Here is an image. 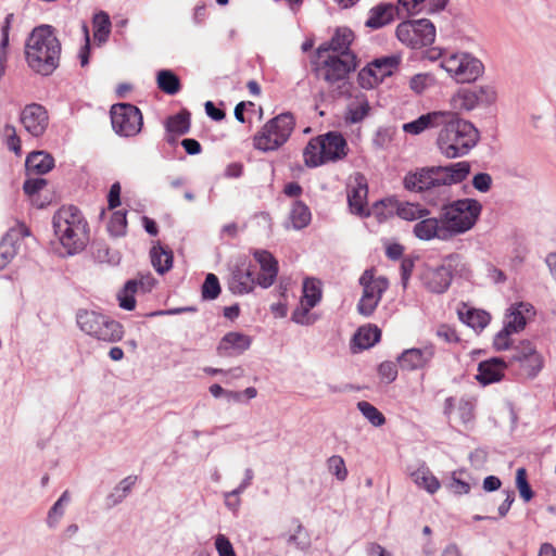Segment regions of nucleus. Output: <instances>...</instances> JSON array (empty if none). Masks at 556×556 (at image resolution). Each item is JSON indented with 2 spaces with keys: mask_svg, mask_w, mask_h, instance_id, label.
Instances as JSON below:
<instances>
[{
  "mask_svg": "<svg viewBox=\"0 0 556 556\" xmlns=\"http://www.w3.org/2000/svg\"><path fill=\"white\" fill-rule=\"evenodd\" d=\"M470 170L471 165L467 161L417 167L405 174L403 186L409 192L422 194L428 203L438 205L450 200V187L463 182Z\"/></svg>",
  "mask_w": 556,
  "mask_h": 556,
  "instance_id": "nucleus-1",
  "label": "nucleus"
},
{
  "mask_svg": "<svg viewBox=\"0 0 556 556\" xmlns=\"http://www.w3.org/2000/svg\"><path fill=\"white\" fill-rule=\"evenodd\" d=\"M61 52L56 29L48 24L36 26L25 41L27 65L41 76H50L60 66Z\"/></svg>",
  "mask_w": 556,
  "mask_h": 556,
  "instance_id": "nucleus-2",
  "label": "nucleus"
},
{
  "mask_svg": "<svg viewBox=\"0 0 556 556\" xmlns=\"http://www.w3.org/2000/svg\"><path fill=\"white\" fill-rule=\"evenodd\" d=\"M440 127L437 146L442 155L457 159L467 155L478 143L480 135L472 123L450 111Z\"/></svg>",
  "mask_w": 556,
  "mask_h": 556,
  "instance_id": "nucleus-3",
  "label": "nucleus"
},
{
  "mask_svg": "<svg viewBox=\"0 0 556 556\" xmlns=\"http://www.w3.org/2000/svg\"><path fill=\"white\" fill-rule=\"evenodd\" d=\"M53 230L68 255L81 252L88 241V223L74 205L60 207L52 219Z\"/></svg>",
  "mask_w": 556,
  "mask_h": 556,
  "instance_id": "nucleus-4",
  "label": "nucleus"
},
{
  "mask_svg": "<svg viewBox=\"0 0 556 556\" xmlns=\"http://www.w3.org/2000/svg\"><path fill=\"white\" fill-rule=\"evenodd\" d=\"M442 202L441 217L448 239L464 235L475 227L482 213V204L472 198Z\"/></svg>",
  "mask_w": 556,
  "mask_h": 556,
  "instance_id": "nucleus-5",
  "label": "nucleus"
},
{
  "mask_svg": "<svg viewBox=\"0 0 556 556\" xmlns=\"http://www.w3.org/2000/svg\"><path fill=\"white\" fill-rule=\"evenodd\" d=\"M470 275V268L464 257L458 253H451L443 257L439 266L425 270L422 282L430 292L442 294L450 288L454 276L469 279Z\"/></svg>",
  "mask_w": 556,
  "mask_h": 556,
  "instance_id": "nucleus-6",
  "label": "nucleus"
},
{
  "mask_svg": "<svg viewBox=\"0 0 556 556\" xmlns=\"http://www.w3.org/2000/svg\"><path fill=\"white\" fill-rule=\"evenodd\" d=\"M76 321L83 332L105 342H117L124 334L118 321L96 311L79 309Z\"/></svg>",
  "mask_w": 556,
  "mask_h": 556,
  "instance_id": "nucleus-7",
  "label": "nucleus"
},
{
  "mask_svg": "<svg viewBox=\"0 0 556 556\" xmlns=\"http://www.w3.org/2000/svg\"><path fill=\"white\" fill-rule=\"evenodd\" d=\"M294 128V118L282 113L268 121L254 136L253 146L263 152L275 151L287 142Z\"/></svg>",
  "mask_w": 556,
  "mask_h": 556,
  "instance_id": "nucleus-8",
  "label": "nucleus"
},
{
  "mask_svg": "<svg viewBox=\"0 0 556 556\" xmlns=\"http://www.w3.org/2000/svg\"><path fill=\"white\" fill-rule=\"evenodd\" d=\"M320 59L318 72L330 86L339 84L340 87H345L350 74L354 73L361 64L357 53L324 55Z\"/></svg>",
  "mask_w": 556,
  "mask_h": 556,
  "instance_id": "nucleus-9",
  "label": "nucleus"
},
{
  "mask_svg": "<svg viewBox=\"0 0 556 556\" xmlns=\"http://www.w3.org/2000/svg\"><path fill=\"white\" fill-rule=\"evenodd\" d=\"M396 38L412 49L431 46L435 39V27L428 18L407 20L395 29Z\"/></svg>",
  "mask_w": 556,
  "mask_h": 556,
  "instance_id": "nucleus-10",
  "label": "nucleus"
},
{
  "mask_svg": "<svg viewBox=\"0 0 556 556\" xmlns=\"http://www.w3.org/2000/svg\"><path fill=\"white\" fill-rule=\"evenodd\" d=\"M363 287V294L357 303V312L364 317H370L389 287L383 276L375 277L374 269H366L358 279Z\"/></svg>",
  "mask_w": 556,
  "mask_h": 556,
  "instance_id": "nucleus-11",
  "label": "nucleus"
},
{
  "mask_svg": "<svg viewBox=\"0 0 556 556\" xmlns=\"http://www.w3.org/2000/svg\"><path fill=\"white\" fill-rule=\"evenodd\" d=\"M111 123L121 137H132L140 132L143 121L140 110L130 103H117L111 108Z\"/></svg>",
  "mask_w": 556,
  "mask_h": 556,
  "instance_id": "nucleus-12",
  "label": "nucleus"
},
{
  "mask_svg": "<svg viewBox=\"0 0 556 556\" xmlns=\"http://www.w3.org/2000/svg\"><path fill=\"white\" fill-rule=\"evenodd\" d=\"M319 146L318 156L315 155V167L328 162H337L348 154V143L339 131H328L325 135L315 137Z\"/></svg>",
  "mask_w": 556,
  "mask_h": 556,
  "instance_id": "nucleus-13",
  "label": "nucleus"
},
{
  "mask_svg": "<svg viewBox=\"0 0 556 556\" xmlns=\"http://www.w3.org/2000/svg\"><path fill=\"white\" fill-rule=\"evenodd\" d=\"M435 355V346L431 343L420 348H410L404 350L396 357L399 367L404 371L422 370L430 367Z\"/></svg>",
  "mask_w": 556,
  "mask_h": 556,
  "instance_id": "nucleus-14",
  "label": "nucleus"
},
{
  "mask_svg": "<svg viewBox=\"0 0 556 556\" xmlns=\"http://www.w3.org/2000/svg\"><path fill=\"white\" fill-rule=\"evenodd\" d=\"M355 40L354 31L346 26L336 27L331 37L315 49V58L324 55L355 53L351 46Z\"/></svg>",
  "mask_w": 556,
  "mask_h": 556,
  "instance_id": "nucleus-15",
  "label": "nucleus"
},
{
  "mask_svg": "<svg viewBox=\"0 0 556 556\" xmlns=\"http://www.w3.org/2000/svg\"><path fill=\"white\" fill-rule=\"evenodd\" d=\"M20 122L24 129L33 137H41L49 125L47 109L40 103L26 104L20 113Z\"/></svg>",
  "mask_w": 556,
  "mask_h": 556,
  "instance_id": "nucleus-16",
  "label": "nucleus"
},
{
  "mask_svg": "<svg viewBox=\"0 0 556 556\" xmlns=\"http://www.w3.org/2000/svg\"><path fill=\"white\" fill-rule=\"evenodd\" d=\"M513 359L519 362L531 378H534L543 368L542 356L529 340L520 341L519 344L514 348Z\"/></svg>",
  "mask_w": 556,
  "mask_h": 556,
  "instance_id": "nucleus-17",
  "label": "nucleus"
},
{
  "mask_svg": "<svg viewBox=\"0 0 556 556\" xmlns=\"http://www.w3.org/2000/svg\"><path fill=\"white\" fill-rule=\"evenodd\" d=\"M535 315L534 306L529 302H516L509 305L504 315L503 326L514 333L521 332L528 319Z\"/></svg>",
  "mask_w": 556,
  "mask_h": 556,
  "instance_id": "nucleus-18",
  "label": "nucleus"
},
{
  "mask_svg": "<svg viewBox=\"0 0 556 556\" xmlns=\"http://www.w3.org/2000/svg\"><path fill=\"white\" fill-rule=\"evenodd\" d=\"M354 182L355 185L348 192L350 211L359 217H368L370 212L367 208V179L363 174L357 173L355 174Z\"/></svg>",
  "mask_w": 556,
  "mask_h": 556,
  "instance_id": "nucleus-19",
  "label": "nucleus"
},
{
  "mask_svg": "<svg viewBox=\"0 0 556 556\" xmlns=\"http://www.w3.org/2000/svg\"><path fill=\"white\" fill-rule=\"evenodd\" d=\"M444 232L441 214L438 217H430L429 215L422 217L413 226L414 236L422 241H431L433 239L450 241Z\"/></svg>",
  "mask_w": 556,
  "mask_h": 556,
  "instance_id": "nucleus-20",
  "label": "nucleus"
},
{
  "mask_svg": "<svg viewBox=\"0 0 556 556\" xmlns=\"http://www.w3.org/2000/svg\"><path fill=\"white\" fill-rule=\"evenodd\" d=\"M252 339L241 332H227L218 343L217 353L223 357H233L243 354L250 349Z\"/></svg>",
  "mask_w": 556,
  "mask_h": 556,
  "instance_id": "nucleus-21",
  "label": "nucleus"
},
{
  "mask_svg": "<svg viewBox=\"0 0 556 556\" xmlns=\"http://www.w3.org/2000/svg\"><path fill=\"white\" fill-rule=\"evenodd\" d=\"M253 256L261 266V273L257 274V285L267 289L274 285L277 278L278 262L274 255L266 250H255Z\"/></svg>",
  "mask_w": 556,
  "mask_h": 556,
  "instance_id": "nucleus-22",
  "label": "nucleus"
},
{
  "mask_svg": "<svg viewBox=\"0 0 556 556\" xmlns=\"http://www.w3.org/2000/svg\"><path fill=\"white\" fill-rule=\"evenodd\" d=\"M507 365L501 357H492L478 364V374L476 379L482 386H488L501 381Z\"/></svg>",
  "mask_w": 556,
  "mask_h": 556,
  "instance_id": "nucleus-23",
  "label": "nucleus"
},
{
  "mask_svg": "<svg viewBox=\"0 0 556 556\" xmlns=\"http://www.w3.org/2000/svg\"><path fill=\"white\" fill-rule=\"evenodd\" d=\"M369 112L370 104L367 96L362 91H357L354 94H350L343 118L345 124H358L368 116Z\"/></svg>",
  "mask_w": 556,
  "mask_h": 556,
  "instance_id": "nucleus-24",
  "label": "nucleus"
},
{
  "mask_svg": "<svg viewBox=\"0 0 556 556\" xmlns=\"http://www.w3.org/2000/svg\"><path fill=\"white\" fill-rule=\"evenodd\" d=\"M257 285V276L255 270L251 267H236L229 280V290L233 294H247L254 290Z\"/></svg>",
  "mask_w": 556,
  "mask_h": 556,
  "instance_id": "nucleus-25",
  "label": "nucleus"
},
{
  "mask_svg": "<svg viewBox=\"0 0 556 556\" xmlns=\"http://www.w3.org/2000/svg\"><path fill=\"white\" fill-rule=\"evenodd\" d=\"M448 116H451L450 111H432L420 115L418 118L409 123H405L403 125V130L406 134L419 135L426 129L440 127L442 123H444V118Z\"/></svg>",
  "mask_w": 556,
  "mask_h": 556,
  "instance_id": "nucleus-26",
  "label": "nucleus"
},
{
  "mask_svg": "<svg viewBox=\"0 0 556 556\" xmlns=\"http://www.w3.org/2000/svg\"><path fill=\"white\" fill-rule=\"evenodd\" d=\"M397 11L393 3L381 2L369 10L365 26L371 29L382 28L395 20Z\"/></svg>",
  "mask_w": 556,
  "mask_h": 556,
  "instance_id": "nucleus-27",
  "label": "nucleus"
},
{
  "mask_svg": "<svg viewBox=\"0 0 556 556\" xmlns=\"http://www.w3.org/2000/svg\"><path fill=\"white\" fill-rule=\"evenodd\" d=\"M313 308V277H306L303 281V296L292 313L291 319L300 325H308L309 312Z\"/></svg>",
  "mask_w": 556,
  "mask_h": 556,
  "instance_id": "nucleus-28",
  "label": "nucleus"
},
{
  "mask_svg": "<svg viewBox=\"0 0 556 556\" xmlns=\"http://www.w3.org/2000/svg\"><path fill=\"white\" fill-rule=\"evenodd\" d=\"M459 60L463 64H460V68H458L456 73L455 80L457 83L473 81L483 73L484 67L482 62L473 55L460 52Z\"/></svg>",
  "mask_w": 556,
  "mask_h": 556,
  "instance_id": "nucleus-29",
  "label": "nucleus"
},
{
  "mask_svg": "<svg viewBox=\"0 0 556 556\" xmlns=\"http://www.w3.org/2000/svg\"><path fill=\"white\" fill-rule=\"evenodd\" d=\"M25 165L28 173L45 175L54 167V159L45 151H34L26 157Z\"/></svg>",
  "mask_w": 556,
  "mask_h": 556,
  "instance_id": "nucleus-30",
  "label": "nucleus"
},
{
  "mask_svg": "<svg viewBox=\"0 0 556 556\" xmlns=\"http://www.w3.org/2000/svg\"><path fill=\"white\" fill-rule=\"evenodd\" d=\"M381 330L375 325L359 327L352 339V348L367 350L380 341Z\"/></svg>",
  "mask_w": 556,
  "mask_h": 556,
  "instance_id": "nucleus-31",
  "label": "nucleus"
},
{
  "mask_svg": "<svg viewBox=\"0 0 556 556\" xmlns=\"http://www.w3.org/2000/svg\"><path fill=\"white\" fill-rule=\"evenodd\" d=\"M459 319L476 332L482 331L491 321V315L477 308L467 307L465 311H458Z\"/></svg>",
  "mask_w": 556,
  "mask_h": 556,
  "instance_id": "nucleus-32",
  "label": "nucleus"
},
{
  "mask_svg": "<svg viewBox=\"0 0 556 556\" xmlns=\"http://www.w3.org/2000/svg\"><path fill=\"white\" fill-rule=\"evenodd\" d=\"M410 477L418 488L430 494H434L440 489V481L425 464L413 471Z\"/></svg>",
  "mask_w": 556,
  "mask_h": 556,
  "instance_id": "nucleus-33",
  "label": "nucleus"
},
{
  "mask_svg": "<svg viewBox=\"0 0 556 556\" xmlns=\"http://www.w3.org/2000/svg\"><path fill=\"white\" fill-rule=\"evenodd\" d=\"M137 476H128L121 480L113 491L106 495L105 503L108 508H112L121 504L131 492V489L137 482Z\"/></svg>",
  "mask_w": 556,
  "mask_h": 556,
  "instance_id": "nucleus-34",
  "label": "nucleus"
},
{
  "mask_svg": "<svg viewBox=\"0 0 556 556\" xmlns=\"http://www.w3.org/2000/svg\"><path fill=\"white\" fill-rule=\"evenodd\" d=\"M151 263L154 269L163 275L173 267V253L165 250L160 243L153 245L150 251Z\"/></svg>",
  "mask_w": 556,
  "mask_h": 556,
  "instance_id": "nucleus-35",
  "label": "nucleus"
},
{
  "mask_svg": "<svg viewBox=\"0 0 556 556\" xmlns=\"http://www.w3.org/2000/svg\"><path fill=\"white\" fill-rule=\"evenodd\" d=\"M311 218L312 213L309 207L302 201H294L289 213V220L292 228L300 230L306 227L309 224Z\"/></svg>",
  "mask_w": 556,
  "mask_h": 556,
  "instance_id": "nucleus-36",
  "label": "nucleus"
},
{
  "mask_svg": "<svg viewBox=\"0 0 556 556\" xmlns=\"http://www.w3.org/2000/svg\"><path fill=\"white\" fill-rule=\"evenodd\" d=\"M156 84L163 92L174 96L181 89L179 77L170 70H161L156 74Z\"/></svg>",
  "mask_w": 556,
  "mask_h": 556,
  "instance_id": "nucleus-37",
  "label": "nucleus"
},
{
  "mask_svg": "<svg viewBox=\"0 0 556 556\" xmlns=\"http://www.w3.org/2000/svg\"><path fill=\"white\" fill-rule=\"evenodd\" d=\"M165 128L167 132L176 136H181L190 130V113L186 110L169 116L166 119Z\"/></svg>",
  "mask_w": 556,
  "mask_h": 556,
  "instance_id": "nucleus-38",
  "label": "nucleus"
},
{
  "mask_svg": "<svg viewBox=\"0 0 556 556\" xmlns=\"http://www.w3.org/2000/svg\"><path fill=\"white\" fill-rule=\"evenodd\" d=\"M372 66L376 70L378 77L383 80L384 77L391 76L397 70L401 59L397 55H386L375 59Z\"/></svg>",
  "mask_w": 556,
  "mask_h": 556,
  "instance_id": "nucleus-39",
  "label": "nucleus"
},
{
  "mask_svg": "<svg viewBox=\"0 0 556 556\" xmlns=\"http://www.w3.org/2000/svg\"><path fill=\"white\" fill-rule=\"evenodd\" d=\"M396 213L400 218L408 222H418L420 218L430 215V211L427 207H424L418 203L409 202L400 204Z\"/></svg>",
  "mask_w": 556,
  "mask_h": 556,
  "instance_id": "nucleus-40",
  "label": "nucleus"
},
{
  "mask_svg": "<svg viewBox=\"0 0 556 556\" xmlns=\"http://www.w3.org/2000/svg\"><path fill=\"white\" fill-rule=\"evenodd\" d=\"M93 38L99 43H103L108 40L111 31V21L105 12H100L93 17Z\"/></svg>",
  "mask_w": 556,
  "mask_h": 556,
  "instance_id": "nucleus-41",
  "label": "nucleus"
},
{
  "mask_svg": "<svg viewBox=\"0 0 556 556\" xmlns=\"http://www.w3.org/2000/svg\"><path fill=\"white\" fill-rule=\"evenodd\" d=\"M357 408L374 427H381L386 424V417L383 414L371 403L361 401L357 403Z\"/></svg>",
  "mask_w": 556,
  "mask_h": 556,
  "instance_id": "nucleus-42",
  "label": "nucleus"
},
{
  "mask_svg": "<svg viewBox=\"0 0 556 556\" xmlns=\"http://www.w3.org/2000/svg\"><path fill=\"white\" fill-rule=\"evenodd\" d=\"M126 211H115L109 223H108V231L113 237H123L126 235L127 230V217Z\"/></svg>",
  "mask_w": 556,
  "mask_h": 556,
  "instance_id": "nucleus-43",
  "label": "nucleus"
},
{
  "mask_svg": "<svg viewBox=\"0 0 556 556\" xmlns=\"http://www.w3.org/2000/svg\"><path fill=\"white\" fill-rule=\"evenodd\" d=\"M137 280H128L124 289L118 294L119 306L126 311H132L136 306L135 292L137 291Z\"/></svg>",
  "mask_w": 556,
  "mask_h": 556,
  "instance_id": "nucleus-44",
  "label": "nucleus"
},
{
  "mask_svg": "<svg viewBox=\"0 0 556 556\" xmlns=\"http://www.w3.org/2000/svg\"><path fill=\"white\" fill-rule=\"evenodd\" d=\"M375 72L376 70L372 66V62L358 72L357 81L362 88L371 89L382 81Z\"/></svg>",
  "mask_w": 556,
  "mask_h": 556,
  "instance_id": "nucleus-45",
  "label": "nucleus"
},
{
  "mask_svg": "<svg viewBox=\"0 0 556 556\" xmlns=\"http://www.w3.org/2000/svg\"><path fill=\"white\" fill-rule=\"evenodd\" d=\"M220 293L219 280L214 274H207L202 285V298L215 300Z\"/></svg>",
  "mask_w": 556,
  "mask_h": 556,
  "instance_id": "nucleus-46",
  "label": "nucleus"
},
{
  "mask_svg": "<svg viewBox=\"0 0 556 556\" xmlns=\"http://www.w3.org/2000/svg\"><path fill=\"white\" fill-rule=\"evenodd\" d=\"M16 252V245L11 238L4 237L0 241V270L14 258Z\"/></svg>",
  "mask_w": 556,
  "mask_h": 556,
  "instance_id": "nucleus-47",
  "label": "nucleus"
},
{
  "mask_svg": "<svg viewBox=\"0 0 556 556\" xmlns=\"http://www.w3.org/2000/svg\"><path fill=\"white\" fill-rule=\"evenodd\" d=\"M516 485L525 502H529L533 497V491L527 480V470L523 467L517 469Z\"/></svg>",
  "mask_w": 556,
  "mask_h": 556,
  "instance_id": "nucleus-48",
  "label": "nucleus"
},
{
  "mask_svg": "<svg viewBox=\"0 0 556 556\" xmlns=\"http://www.w3.org/2000/svg\"><path fill=\"white\" fill-rule=\"evenodd\" d=\"M397 362L384 361L378 366V376L381 381L391 383L397 378Z\"/></svg>",
  "mask_w": 556,
  "mask_h": 556,
  "instance_id": "nucleus-49",
  "label": "nucleus"
},
{
  "mask_svg": "<svg viewBox=\"0 0 556 556\" xmlns=\"http://www.w3.org/2000/svg\"><path fill=\"white\" fill-rule=\"evenodd\" d=\"M329 471L336 476L339 481H344L348 477V470L343 458L339 455L331 456L328 462Z\"/></svg>",
  "mask_w": 556,
  "mask_h": 556,
  "instance_id": "nucleus-50",
  "label": "nucleus"
},
{
  "mask_svg": "<svg viewBox=\"0 0 556 556\" xmlns=\"http://www.w3.org/2000/svg\"><path fill=\"white\" fill-rule=\"evenodd\" d=\"M455 101L460 109L466 111H471L480 105L477 96L470 88L460 91Z\"/></svg>",
  "mask_w": 556,
  "mask_h": 556,
  "instance_id": "nucleus-51",
  "label": "nucleus"
},
{
  "mask_svg": "<svg viewBox=\"0 0 556 556\" xmlns=\"http://www.w3.org/2000/svg\"><path fill=\"white\" fill-rule=\"evenodd\" d=\"M470 89L477 96L480 105H490L496 99V92L491 86H473Z\"/></svg>",
  "mask_w": 556,
  "mask_h": 556,
  "instance_id": "nucleus-52",
  "label": "nucleus"
},
{
  "mask_svg": "<svg viewBox=\"0 0 556 556\" xmlns=\"http://www.w3.org/2000/svg\"><path fill=\"white\" fill-rule=\"evenodd\" d=\"M460 52L450 53L443 56L441 67L446 71L451 77L455 79L457 70L460 68L462 61L459 60Z\"/></svg>",
  "mask_w": 556,
  "mask_h": 556,
  "instance_id": "nucleus-53",
  "label": "nucleus"
},
{
  "mask_svg": "<svg viewBox=\"0 0 556 556\" xmlns=\"http://www.w3.org/2000/svg\"><path fill=\"white\" fill-rule=\"evenodd\" d=\"M4 134L7 136L8 149L13 151L16 155H20L22 152L21 139L16 135L15 127L13 125L7 124L4 126Z\"/></svg>",
  "mask_w": 556,
  "mask_h": 556,
  "instance_id": "nucleus-54",
  "label": "nucleus"
},
{
  "mask_svg": "<svg viewBox=\"0 0 556 556\" xmlns=\"http://www.w3.org/2000/svg\"><path fill=\"white\" fill-rule=\"evenodd\" d=\"M515 334L505 326L494 336L493 348L496 351H506L510 348V336Z\"/></svg>",
  "mask_w": 556,
  "mask_h": 556,
  "instance_id": "nucleus-55",
  "label": "nucleus"
},
{
  "mask_svg": "<svg viewBox=\"0 0 556 556\" xmlns=\"http://www.w3.org/2000/svg\"><path fill=\"white\" fill-rule=\"evenodd\" d=\"M215 548L218 553V556H237L231 542L224 534L216 535Z\"/></svg>",
  "mask_w": 556,
  "mask_h": 556,
  "instance_id": "nucleus-56",
  "label": "nucleus"
},
{
  "mask_svg": "<svg viewBox=\"0 0 556 556\" xmlns=\"http://www.w3.org/2000/svg\"><path fill=\"white\" fill-rule=\"evenodd\" d=\"M472 186L479 192H488L492 186V177L488 173H478L472 177Z\"/></svg>",
  "mask_w": 556,
  "mask_h": 556,
  "instance_id": "nucleus-57",
  "label": "nucleus"
},
{
  "mask_svg": "<svg viewBox=\"0 0 556 556\" xmlns=\"http://www.w3.org/2000/svg\"><path fill=\"white\" fill-rule=\"evenodd\" d=\"M47 185L43 178H28L24 181L23 190L27 195H35Z\"/></svg>",
  "mask_w": 556,
  "mask_h": 556,
  "instance_id": "nucleus-58",
  "label": "nucleus"
},
{
  "mask_svg": "<svg viewBox=\"0 0 556 556\" xmlns=\"http://www.w3.org/2000/svg\"><path fill=\"white\" fill-rule=\"evenodd\" d=\"M415 266V262L410 257L402 258L400 270H401V283L403 288H407L408 280L412 276L413 269Z\"/></svg>",
  "mask_w": 556,
  "mask_h": 556,
  "instance_id": "nucleus-59",
  "label": "nucleus"
},
{
  "mask_svg": "<svg viewBox=\"0 0 556 556\" xmlns=\"http://www.w3.org/2000/svg\"><path fill=\"white\" fill-rule=\"evenodd\" d=\"M64 515V506H61L56 502L52 505V507L48 511L47 516V525L49 528H55L59 523L60 519Z\"/></svg>",
  "mask_w": 556,
  "mask_h": 556,
  "instance_id": "nucleus-60",
  "label": "nucleus"
},
{
  "mask_svg": "<svg viewBox=\"0 0 556 556\" xmlns=\"http://www.w3.org/2000/svg\"><path fill=\"white\" fill-rule=\"evenodd\" d=\"M121 184L117 181L111 186L108 194V206L110 210L116 208L121 205Z\"/></svg>",
  "mask_w": 556,
  "mask_h": 556,
  "instance_id": "nucleus-61",
  "label": "nucleus"
},
{
  "mask_svg": "<svg viewBox=\"0 0 556 556\" xmlns=\"http://www.w3.org/2000/svg\"><path fill=\"white\" fill-rule=\"evenodd\" d=\"M451 490L458 495L467 494L470 491V485L468 482L463 481L456 477V473H453L452 480L450 483Z\"/></svg>",
  "mask_w": 556,
  "mask_h": 556,
  "instance_id": "nucleus-62",
  "label": "nucleus"
},
{
  "mask_svg": "<svg viewBox=\"0 0 556 556\" xmlns=\"http://www.w3.org/2000/svg\"><path fill=\"white\" fill-rule=\"evenodd\" d=\"M437 336L447 343H454L459 340L456 331L446 325L439 327L437 330Z\"/></svg>",
  "mask_w": 556,
  "mask_h": 556,
  "instance_id": "nucleus-63",
  "label": "nucleus"
},
{
  "mask_svg": "<svg viewBox=\"0 0 556 556\" xmlns=\"http://www.w3.org/2000/svg\"><path fill=\"white\" fill-rule=\"evenodd\" d=\"M12 20H13V14L10 13L5 16L4 22L2 24L1 40H0L1 49H7L9 46V33H10Z\"/></svg>",
  "mask_w": 556,
  "mask_h": 556,
  "instance_id": "nucleus-64",
  "label": "nucleus"
}]
</instances>
